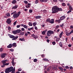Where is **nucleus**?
<instances>
[{
  "mask_svg": "<svg viewBox=\"0 0 73 73\" xmlns=\"http://www.w3.org/2000/svg\"><path fill=\"white\" fill-rule=\"evenodd\" d=\"M50 18H48L46 19V22H49V23H50Z\"/></svg>",
  "mask_w": 73,
  "mask_h": 73,
  "instance_id": "4be33fe9",
  "label": "nucleus"
},
{
  "mask_svg": "<svg viewBox=\"0 0 73 73\" xmlns=\"http://www.w3.org/2000/svg\"><path fill=\"white\" fill-rule=\"evenodd\" d=\"M5 72L6 73H9V72H10V71H9L8 68H7L6 69L5 71Z\"/></svg>",
  "mask_w": 73,
  "mask_h": 73,
  "instance_id": "6e6552de",
  "label": "nucleus"
},
{
  "mask_svg": "<svg viewBox=\"0 0 73 73\" xmlns=\"http://www.w3.org/2000/svg\"><path fill=\"white\" fill-rule=\"evenodd\" d=\"M20 26H21V25H18L17 26V28H20Z\"/></svg>",
  "mask_w": 73,
  "mask_h": 73,
  "instance_id": "c03bdc74",
  "label": "nucleus"
},
{
  "mask_svg": "<svg viewBox=\"0 0 73 73\" xmlns=\"http://www.w3.org/2000/svg\"><path fill=\"white\" fill-rule=\"evenodd\" d=\"M8 68L9 69V70L10 72H12V70H13V67L11 66L10 68Z\"/></svg>",
  "mask_w": 73,
  "mask_h": 73,
  "instance_id": "1a4fd4ad",
  "label": "nucleus"
},
{
  "mask_svg": "<svg viewBox=\"0 0 73 73\" xmlns=\"http://www.w3.org/2000/svg\"><path fill=\"white\" fill-rule=\"evenodd\" d=\"M54 32L52 31L49 30L48 31L47 33V36L48 37H50L51 36V35L53 34Z\"/></svg>",
  "mask_w": 73,
  "mask_h": 73,
  "instance_id": "f03ea898",
  "label": "nucleus"
},
{
  "mask_svg": "<svg viewBox=\"0 0 73 73\" xmlns=\"http://www.w3.org/2000/svg\"><path fill=\"white\" fill-rule=\"evenodd\" d=\"M25 7H26L27 8H29L30 7V6L28 5H26Z\"/></svg>",
  "mask_w": 73,
  "mask_h": 73,
  "instance_id": "09e8293b",
  "label": "nucleus"
},
{
  "mask_svg": "<svg viewBox=\"0 0 73 73\" xmlns=\"http://www.w3.org/2000/svg\"><path fill=\"white\" fill-rule=\"evenodd\" d=\"M17 23V21H15V22H14L13 23V24H14V26H15V25H16V23Z\"/></svg>",
  "mask_w": 73,
  "mask_h": 73,
  "instance_id": "3c124183",
  "label": "nucleus"
},
{
  "mask_svg": "<svg viewBox=\"0 0 73 73\" xmlns=\"http://www.w3.org/2000/svg\"><path fill=\"white\" fill-rule=\"evenodd\" d=\"M59 40H60V38H57V39H56V42H58L59 41Z\"/></svg>",
  "mask_w": 73,
  "mask_h": 73,
  "instance_id": "a18cd8bd",
  "label": "nucleus"
},
{
  "mask_svg": "<svg viewBox=\"0 0 73 73\" xmlns=\"http://www.w3.org/2000/svg\"><path fill=\"white\" fill-rule=\"evenodd\" d=\"M41 17L40 16H35V19H40Z\"/></svg>",
  "mask_w": 73,
  "mask_h": 73,
  "instance_id": "f3484780",
  "label": "nucleus"
},
{
  "mask_svg": "<svg viewBox=\"0 0 73 73\" xmlns=\"http://www.w3.org/2000/svg\"><path fill=\"white\" fill-rule=\"evenodd\" d=\"M58 28H59V25H57V26H56L55 29H58Z\"/></svg>",
  "mask_w": 73,
  "mask_h": 73,
  "instance_id": "8fccbe9b",
  "label": "nucleus"
},
{
  "mask_svg": "<svg viewBox=\"0 0 73 73\" xmlns=\"http://www.w3.org/2000/svg\"><path fill=\"white\" fill-rule=\"evenodd\" d=\"M43 61H47L49 62V60L48 59H46V58H44L43 59Z\"/></svg>",
  "mask_w": 73,
  "mask_h": 73,
  "instance_id": "6ab92c4d",
  "label": "nucleus"
},
{
  "mask_svg": "<svg viewBox=\"0 0 73 73\" xmlns=\"http://www.w3.org/2000/svg\"><path fill=\"white\" fill-rule=\"evenodd\" d=\"M46 32V31H44L42 32V35H45V34Z\"/></svg>",
  "mask_w": 73,
  "mask_h": 73,
  "instance_id": "473e14b6",
  "label": "nucleus"
},
{
  "mask_svg": "<svg viewBox=\"0 0 73 73\" xmlns=\"http://www.w3.org/2000/svg\"><path fill=\"white\" fill-rule=\"evenodd\" d=\"M23 27L24 28H25L26 29H28V26H27V25H24V26Z\"/></svg>",
  "mask_w": 73,
  "mask_h": 73,
  "instance_id": "c9c22d12",
  "label": "nucleus"
},
{
  "mask_svg": "<svg viewBox=\"0 0 73 73\" xmlns=\"http://www.w3.org/2000/svg\"><path fill=\"white\" fill-rule=\"evenodd\" d=\"M62 34H63V32H62L59 35V37L60 38H61L62 37Z\"/></svg>",
  "mask_w": 73,
  "mask_h": 73,
  "instance_id": "aec40b11",
  "label": "nucleus"
},
{
  "mask_svg": "<svg viewBox=\"0 0 73 73\" xmlns=\"http://www.w3.org/2000/svg\"><path fill=\"white\" fill-rule=\"evenodd\" d=\"M11 73H15V71L14 70H13L12 71H11Z\"/></svg>",
  "mask_w": 73,
  "mask_h": 73,
  "instance_id": "338daca9",
  "label": "nucleus"
},
{
  "mask_svg": "<svg viewBox=\"0 0 73 73\" xmlns=\"http://www.w3.org/2000/svg\"><path fill=\"white\" fill-rule=\"evenodd\" d=\"M7 54L6 53H3L2 54H1V58H5L6 56H7Z\"/></svg>",
  "mask_w": 73,
  "mask_h": 73,
  "instance_id": "39448f33",
  "label": "nucleus"
},
{
  "mask_svg": "<svg viewBox=\"0 0 73 73\" xmlns=\"http://www.w3.org/2000/svg\"><path fill=\"white\" fill-rule=\"evenodd\" d=\"M11 63L13 66H15V62H14V59H13L11 62Z\"/></svg>",
  "mask_w": 73,
  "mask_h": 73,
  "instance_id": "5701e85b",
  "label": "nucleus"
},
{
  "mask_svg": "<svg viewBox=\"0 0 73 73\" xmlns=\"http://www.w3.org/2000/svg\"><path fill=\"white\" fill-rule=\"evenodd\" d=\"M38 38V36H35V37H34V38L35 39H36V38Z\"/></svg>",
  "mask_w": 73,
  "mask_h": 73,
  "instance_id": "13d9d810",
  "label": "nucleus"
},
{
  "mask_svg": "<svg viewBox=\"0 0 73 73\" xmlns=\"http://www.w3.org/2000/svg\"><path fill=\"white\" fill-rule=\"evenodd\" d=\"M12 33L13 34H17V30L13 31H12Z\"/></svg>",
  "mask_w": 73,
  "mask_h": 73,
  "instance_id": "412c9836",
  "label": "nucleus"
},
{
  "mask_svg": "<svg viewBox=\"0 0 73 73\" xmlns=\"http://www.w3.org/2000/svg\"><path fill=\"white\" fill-rule=\"evenodd\" d=\"M6 16H8V17H9V16H10V14H9V13H8L6 14Z\"/></svg>",
  "mask_w": 73,
  "mask_h": 73,
  "instance_id": "79ce46f5",
  "label": "nucleus"
},
{
  "mask_svg": "<svg viewBox=\"0 0 73 73\" xmlns=\"http://www.w3.org/2000/svg\"><path fill=\"white\" fill-rule=\"evenodd\" d=\"M64 26V23H63L61 25H60V27H61V28H62V27H63Z\"/></svg>",
  "mask_w": 73,
  "mask_h": 73,
  "instance_id": "c756f323",
  "label": "nucleus"
},
{
  "mask_svg": "<svg viewBox=\"0 0 73 73\" xmlns=\"http://www.w3.org/2000/svg\"><path fill=\"white\" fill-rule=\"evenodd\" d=\"M54 20L53 19H52L51 20H50V23L51 24H53L54 23Z\"/></svg>",
  "mask_w": 73,
  "mask_h": 73,
  "instance_id": "9d476101",
  "label": "nucleus"
},
{
  "mask_svg": "<svg viewBox=\"0 0 73 73\" xmlns=\"http://www.w3.org/2000/svg\"><path fill=\"white\" fill-rule=\"evenodd\" d=\"M16 13V11H14L12 13H11V15H15V13Z\"/></svg>",
  "mask_w": 73,
  "mask_h": 73,
  "instance_id": "603ef678",
  "label": "nucleus"
},
{
  "mask_svg": "<svg viewBox=\"0 0 73 73\" xmlns=\"http://www.w3.org/2000/svg\"><path fill=\"white\" fill-rule=\"evenodd\" d=\"M59 45H60V47H62V43H61V42H60L59 43Z\"/></svg>",
  "mask_w": 73,
  "mask_h": 73,
  "instance_id": "2f4dec72",
  "label": "nucleus"
},
{
  "mask_svg": "<svg viewBox=\"0 0 73 73\" xmlns=\"http://www.w3.org/2000/svg\"><path fill=\"white\" fill-rule=\"evenodd\" d=\"M24 35V32H21V33L19 34V35H20V36H23V35Z\"/></svg>",
  "mask_w": 73,
  "mask_h": 73,
  "instance_id": "cd10ccee",
  "label": "nucleus"
},
{
  "mask_svg": "<svg viewBox=\"0 0 73 73\" xmlns=\"http://www.w3.org/2000/svg\"><path fill=\"white\" fill-rule=\"evenodd\" d=\"M9 37L11 38H13L12 39V40H16L17 39V38H18V36H15L13 35H10L9 36Z\"/></svg>",
  "mask_w": 73,
  "mask_h": 73,
  "instance_id": "7ed1b4c3",
  "label": "nucleus"
},
{
  "mask_svg": "<svg viewBox=\"0 0 73 73\" xmlns=\"http://www.w3.org/2000/svg\"><path fill=\"white\" fill-rule=\"evenodd\" d=\"M56 42L55 41H53L52 42V44L53 45H56Z\"/></svg>",
  "mask_w": 73,
  "mask_h": 73,
  "instance_id": "4c0bfd02",
  "label": "nucleus"
},
{
  "mask_svg": "<svg viewBox=\"0 0 73 73\" xmlns=\"http://www.w3.org/2000/svg\"><path fill=\"white\" fill-rule=\"evenodd\" d=\"M65 68L66 69H69V67L68 66H66Z\"/></svg>",
  "mask_w": 73,
  "mask_h": 73,
  "instance_id": "680f3d73",
  "label": "nucleus"
},
{
  "mask_svg": "<svg viewBox=\"0 0 73 73\" xmlns=\"http://www.w3.org/2000/svg\"><path fill=\"white\" fill-rule=\"evenodd\" d=\"M3 48H0V52H3Z\"/></svg>",
  "mask_w": 73,
  "mask_h": 73,
  "instance_id": "6e6d98bb",
  "label": "nucleus"
},
{
  "mask_svg": "<svg viewBox=\"0 0 73 73\" xmlns=\"http://www.w3.org/2000/svg\"><path fill=\"white\" fill-rule=\"evenodd\" d=\"M17 31V33H20L21 32V30L20 29H18L16 30Z\"/></svg>",
  "mask_w": 73,
  "mask_h": 73,
  "instance_id": "393cba45",
  "label": "nucleus"
},
{
  "mask_svg": "<svg viewBox=\"0 0 73 73\" xmlns=\"http://www.w3.org/2000/svg\"><path fill=\"white\" fill-rule=\"evenodd\" d=\"M68 37L66 38H65L66 40H65V41H66V42H68Z\"/></svg>",
  "mask_w": 73,
  "mask_h": 73,
  "instance_id": "0e129e2a",
  "label": "nucleus"
},
{
  "mask_svg": "<svg viewBox=\"0 0 73 73\" xmlns=\"http://www.w3.org/2000/svg\"><path fill=\"white\" fill-rule=\"evenodd\" d=\"M12 4H17V1L16 0H14L12 1Z\"/></svg>",
  "mask_w": 73,
  "mask_h": 73,
  "instance_id": "9b49d317",
  "label": "nucleus"
},
{
  "mask_svg": "<svg viewBox=\"0 0 73 73\" xmlns=\"http://www.w3.org/2000/svg\"><path fill=\"white\" fill-rule=\"evenodd\" d=\"M58 69L60 70H62V71H63L64 70V69L62 67H59L58 68Z\"/></svg>",
  "mask_w": 73,
  "mask_h": 73,
  "instance_id": "bb28decb",
  "label": "nucleus"
},
{
  "mask_svg": "<svg viewBox=\"0 0 73 73\" xmlns=\"http://www.w3.org/2000/svg\"><path fill=\"white\" fill-rule=\"evenodd\" d=\"M12 46L14 47H16L17 45H16V43H14L13 44Z\"/></svg>",
  "mask_w": 73,
  "mask_h": 73,
  "instance_id": "a211bd4d",
  "label": "nucleus"
},
{
  "mask_svg": "<svg viewBox=\"0 0 73 73\" xmlns=\"http://www.w3.org/2000/svg\"><path fill=\"white\" fill-rule=\"evenodd\" d=\"M65 16H62V17H60V20H61V21H62V20H64V19H65Z\"/></svg>",
  "mask_w": 73,
  "mask_h": 73,
  "instance_id": "423d86ee",
  "label": "nucleus"
},
{
  "mask_svg": "<svg viewBox=\"0 0 73 73\" xmlns=\"http://www.w3.org/2000/svg\"><path fill=\"white\" fill-rule=\"evenodd\" d=\"M37 25V22H35L33 23V25L34 26V27H35V26H36Z\"/></svg>",
  "mask_w": 73,
  "mask_h": 73,
  "instance_id": "c85d7f7f",
  "label": "nucleus"
},
{
  "mask_svg": "<svg viewBox=\"0 0 73 73\" xmlns=\"http://www.w3.org/2000/svg\"><path fill=\"white\" fill-rule=\"evenodd\" d=\"M27 33L28 34V35H31V34L30 32H28V31H27Z\"/></svg>",
  "mask_w": 73,
  "mask_h": 73,
  "instance_id": "ea45409f",
  "label": "nucleus"
},
{
  "mask_svg": "<svg viewBox=\"0 0 73 73\" xmlns=\"http://www.w3.org/2000/svg\"><path fill=\"white\" fill-rule=\"evenodd\" d=\"M31 37H34V38L35 37V34H32L31 36Z\"/></svg>",
  "mask_w": 73,
  "mask_h": 73,
  "instance_id": "37998d69",
  "label": "nucleus"
},
{
  "mask_svg": "<svg viewBox=\"0 0 73 73\" xmlns=\"http://www.w3.org/2000/svg\"><path fill=\"white\" fill-rule=\"evenodd\" d=\"M12 22V20L10 18L8 19L6 21V23L8 24H10Z\"/></svg>",
  "mask_w": 73,
  "mask_h": 73,
  "instance_id": "20e7f679",
  "label": "nucleus"
},
{
  "mask_svg": "<svg viewBox=\"0 0 73 73\" xmlns=\"http://www.w3.org/2000/svg\"><path fill=\"white\" fill-rule=\"evenodd\" d=\"M38 0H36L35 1V4H37L38 3Z\"/></svg>",
  "mask_w": 73,
  "mask_h": 73,
  "instance_id": "a19ab883",
  "label": "nucleus"
},
{
  "mask_svg": "<svg viewBox=\"0 0 73 73\" xmlns=\"http://www.w3.org/2000/svg\"><path fill=\"white\" fill-rule=\"evenodd\" d=\"M13 49H11L10 50V51H11V52H13Z\"/></svg>",
  "mask_w": 73,
  "mask_h": 73,
  "instance_id": "774afa93",
  "label": "nucleus"
},
{
  "mask_svg": "<svg viewBox=\"0 0 73 73\" xmlns=\"http://www.w3.org/2000/svg\"><path fill=\"white\" fill-rule=\"evenodd\" d=\"M52 13H56L58 11H62V9L61 8H59L57 6H54L52 8Z\"/></svg>",
  "mask_w": 73,
  "mask_h": 73,
  "instance_id": "f257e3e1",
  "label": "nucleus"
},
{
  "mask_svg": "<svg viewBox=\"0 0 73 73\" xmlns=\"http://www.w3.org/2000/svg\"><path fill=\"white\" fill-rule=\"evenodd\" d=\"M66 36H69V35H71V34L70 33H69L68 32H66Z\"/></svg>",
  "mask_w": 73,
  "mask_h": 73,
  "instance_id": "a878e982",
  "label": "nucleus"
},
{
  "mask_svg": "<svg viewBox=\"0 0 73 73\" xmlns=\"http://www.w3.org/2000/svg\"><path fill=\"white\" fill-rule=\"evenodd\" d=\"M35 29L36 30V31L38 29H37V27L36 26H35Z\"/></svg>",
  "mask_w": 73,
  "mask_h": 73,
  "instance_id": "052dcab7",
  "label": "nucleus"
},
{
  "mask_svg": "<svg viewBox=\"0 0 73 73\" xmlns=\"http://www.w3.org/2000/svg\"><path fill=\"white\" fill-rule=\"evenodd\" d=\"M11 27L10 26H9L8 27V30L9 31H11Z\"/></svg>",
  "mask_w": 73,
  "mask_h": 73,
  "instance_id": "58836bf2",
  "label": "nucleus"
},
{
  "mask_svg": "<svg viewBox=\"0 0 73 73\" xmlns=\"http://www.w3.org/2000/svg\"><path fill=\"white\" fill-rule=\"evenodd\" d=\"M47 12V11L46 10H44L43 11V13H46Z\"/></svg>",
  "mask_w": 73,
  "mask_h": 73,
  "instance_id": "864d4df0",
  "label": "nucleus"
},
{
  "mask_svg": "<svg viewBox=\"0 0 73 73\" xmlns=\"http://www.w3.org/2000/svg\"><path fill=\"white\" fill-rule=\"evenodd\" d=\"M29 12L30 13H32L33 12V10L32 9H30L29 10Z\"/></svg>",
  "mask_w": 73,
  "mask_h": 73,
  "instance_id": "49530a36",
  "label": "nucleus"
},
{
  "mask_svg": "<svg viewBox=\"0 0 73 73\" xmlns=\"http://www.w3.org/2000/svg\"><path fill=\"white\" fill-rule=\"evenodd\" d=\"M17 7H18V5H15L12 7V9H17Z\"/></svg>",
  "mask_w": 73,
  "mask_h": 73,
  "instance_id": "2eb2a0df",
  "label": "nucleus"
},
{
  "mask_svg": "<svg viewBox=\"0 0 73 73\" xmlns=\"http://www.w3.org/2000/svg\"><path fill=\"white\" fill-rule=\"evenodd\" d=\"M20 14H21V12L20 11H19L17 13V14L18 16H20Z\"/></svg>",
  "mask_w": 73,
  "mask_h": 73,
  "instance_id": "f704fd0d",
  "label": "nucleus"
},
{
  "mask_svg": "<svg viewBox=\"0 0 73 73\" xmlns=\"http://www.w3.org/2000/svg\"><path fill=\"white\" fill-rule=\"evenodd\" d=\"M72 12V11L69 10L67 12V13H69L70 12Z\"/></svg>",
  "mask_w": 73,
  "mask_h": 73,
  "instance_id": "e2e57ef3",
  "label": "nucleus"
},
{
  "mask_svg": "<svg viewBox=\"0 0 73 73\" xmlns=\"http://www.w3.org/2000/svg\"><path fill=\"white\" fill-rule=\"evenodd\" d=\"M53 1L55 3H57V0H53Z\"/></svg>",
  "mask_w": 73,
  "mask_h": 73,
  "instance_id": "4d7b16f0",
  "label": "nucleus"
},
{
  "mask_svg": "<svg viewBox=\"0 0 73 73\" xmlns=\"http://www.w3.org/2000/svg\"><path fill=\"white\" fill-rule=\"evenodd\" d=\"M19 17V16L17 14H15L13 15V17L14 19H16V18H17Z\"/></svg>",
  "mask_w": 73,
  "mask_h": 73,
  "instance_id": "0eeeda50",
  "label": "nucleus"
},
{
  "mask_svg": "<svg viewBox=\"0 0 73 73\" xmlns=\"http://www.w3.org/2000/svg\"><path fill=\"white\" fill-rule=\"evenodd\" d=\"M9 64V63H5V64H3V65H4L5 66H7V65H8Z\"/></svg>",
  "mask_w": 73,
  "mask_h": 73,
  "instance_id": "72a5a7b5",
  "label": "nucleus"
},
{
  "mask_svg": "<svg viewBox=\"0 0 73 73\" xmlns=\"http://www.w3.org/2000/svg\"><path fill=\"white\" fill-rule=\"evenodd\" d=\"M58 0V1H60V3H63V2H64V1H63V0Z\"/></svg>",
  "mask_w": 73,
  "mask_h": 73,
  "instance_id": "bf43d9fd",
  "label": "nucleus"
},
{
  "mask_svg": "<svg viewBox=\"0 0 73 73\" xmlns=\"http://www.w3.org/2000/svg\"><path fill=\"white\" fill-rule=\"evenodd\" d=\"M24 3L25 4H28V1H24Z\"/></svg>",
  "mask_w": 73,
  "mask_h": 73,
  "instance_id": "5fc2aeb1",
  "label": "nucleus"
},
{
  "mask_svg": "<svg viewBox=\"0 0 73 73\" xmlns=\"http://www.w3.org/2000/svg\"><path fill=\"white\" fill-rule=\"evenodd\" d=\"M69 9L70 11H72L73 10V8H72V6H69Z\"/></svg>",
  "mask_w": 73,
  "mask_h": 73,
  "instance_id": "b1692460",
  "label": "nucleus"
},
{
  "mask_svg": "<svg viewBox=\"0 0 73 73\" xmlns=\"http://www.w3.org/2000/svg\"><path fill=\"white\" fill-rule=\"evenodd\" d=\"M7 60H3L1 61V62L3 64H5L6 62H7Z\"/></svg>",
  "mask_w": 73,
  "mask_h": 73,
  "instance_id": "ddd939ff",
  "label": "nucleus"
},
{
  "mask_svg": "<svg viewBox=\"0 0 73 73\" xmlns=\"http://www.w3.org/2000/svg\"><path fill=\"white\" fill-rule=\"evenodd\" d=\"M37 59H35L34 60V62H37Z\"/></svg>",
  "mask_w": 73,
  "mask_h": 73,
  "instance_id": "de8ad7c7",
  "label": "nucleus"
},
{
  "mask_svg": "<svg viewBox=\"0 0 73 73\" xmlns=\"http://www.w3.org/2000/svg\"><path fill=\"white\" fill-rule=\"evenodd\" d=\"M12 46V44H10L7 46V48H11Z\"/></svg>",
  "mask_w": 73,
  "mask_h": 73,
  "instance_id": "f8f14e48",
  "label": "nucleus"
},
{
  "mask_svg": "<svg viewBox=\"0 0 73 73\" xmlns=\"http://www.w3.org/2000/svg\"><path fill=\"white\" fill-rule=\"evenodd\" d=\"M49 41H50L49 39H47V42H48V43H49Z\"/></svg>",
  "mask_w": 73,
  "mask_h": 73,
  "instance_id": "69168bd1",
  "label": "nucleus"
},
{
  "mask_svg": "<svg viewBox=\"0 0 73 73\" xmlns=\"http://www.w3.org/2000/svg\"><path fill=\"white\" fill-rule=\"evenodd\" d=\"M29 26H32L33 25L31 22H29Z\"/></svg>",
  "mask_w": 73,
  "mask_h": 73,
  "instance_id": "e433bc0d",
  "label": "nucleus"
},
{
  "mask_svg": "<svg viewBox=\"0 0 73 73\" xmlns=\"http://www.w3.org/2000/svg\"><path fill=\"white\" fill-rule=\"evenodd\" d=\"M19 40H20L21 41H25V39L24 38H20L19 39Z\"/></svg>",
  "mask_w": 73,
  "mask_h": 73,
  "instance_id": "7c9ffc66",
  "label": "nucleus"
},
{
  "mask_svg": "<svg viewBox=\"0 0 73 73\" xmlns=\"http://www.w3.org/2000/svg\"><path fill=\"white\" fill-rule=\"evenodd\" d=\"M55 22H57L58 23H60L61 22V20L60 19L57 20L55 21Z\"/></svg>",
  "mask_w": 73,
  "mask_h": 73,
  "instance_id": "4468645a",
  "label": "nucleus"
},
{
  "mask_svg": "<svg viewBox=\"0 0 73 73\" xmlns=\"http://www.w3.org/2000/svg\"><path fill=\"white\" fill-rule=\"evenodd\" d=\"M61 5L62 7H66V3H61Z\"/></svg>",
  "mask_w": 73,
  "mask_h": 73,
  "instance_id": "dca6fc26",
  "label": "nucleus"
}]
</instances>
